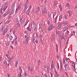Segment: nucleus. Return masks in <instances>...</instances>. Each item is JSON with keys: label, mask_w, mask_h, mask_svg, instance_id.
<instances>
[{"label": "nucleus", "mask_w": 77, "mask_h": 77, "mask_svg": "<svg viewBox=\"0 0 77 77\" xmlns=\"http://www.w3.org/2000/svg\"><path fill=\"white\" fill-rule=\"evenodd\" d=\"M50 14H50V12L48 11V18H50V15H51Z\"/></svg>", "instance_id": "a211bd4d"}, {"label": "nucleus", "mask_w": 77, "mask_h": 77, "mask_svg": "<svg viewBox=\"0 0 77 77\" xmlns=\"http://www.w3.org/2000/svg\"><path fill=\"white\" fill-rule=\"evenodd\" d=\"M55 77H59V75L58 74V73H57V72H56V73H55Z\"/></svg>", "instance_id": "4be33fe9"}, {"label": "nucleus", "mask_w": 77, "mask_h": 77, "mask_svg": "<svg viewBox=\"0 0 77 77\" xmlns=\"http://www.w3.org/2000/svg\"><path fill=\"white\" fill-rule=\"evenodd\" d=\"M54 35H52V37L51 38V39L52 40V41H54Z\"/></svg>", "instance_id": "423d86ee"}, {"label": "nucleus", "mask_w": 77, "mask_h": 77, "mask_svg": "<svg viewBox=\"0 0 77 77\" xmlns=\"http://www.w3.org/2000/svg\"><path fill=\"white\" fill-rule=\"evenodd\" d=\"M25 7H24V12H25L27 10V3L26 2L25 5Z\"/></svg>", "instance_id": "7ed1b4c3"}, {"label": "nucleus", "mask_w": 77, "mask_h": 77, "mask_svg": "<svg viewBox=\"0 0 77 77\" xmlns=\"http://www.w3.org/2000/svg\"><path fill=\"white\" fill-rule=\"evenodd\" d=\"M15 40H17V35H15Z\"/></svg>", "instance_id": "8fccbe9b"}, {"label": "nucleus", "mask_w": 77, "mask_h": 77, "mask_svg": "<svg viewBox=\"0 0 77 77\" xmlns=\"http://www.w3.org/2000/svg\"><path fill=\"white\" fill-rule=\"evenodd\" d=\"M53 15V18H54V17L56 16V13L55 12H54L52 13Z\"/></svg>", "instance_id": "0eeeda50"}, {"label": "nucleus", "mask_w": 77, "mask_h": 77, "mask_svg": "<svg viewBox=\"0 0 77 77\" xmlns=\"http://www.w3.org/2000/svg\"><path fill=\"white\" fill-rule=\"evenodd\" d=\"M35 77H40V76L39 75H37L35 76Z\"/></svg>", "instance_id": "774afa93"}, {"label": "nucleus", "mask_w": 77, "mask_h": 77, "mask_svg": "<svg viewBox=\"0 0 77 77\" xmlns=\"http://www.w3.org/2000/svg\"><path fill=\"white\" fill-rule=\"evenodd\" d=\"M29 38H27L26 39L25 41V43L26 44V45H27V43H28V42H29Z\"/></svg>", "instance_id": "6e6552de"}, {"label": "nucleus", "mask_w": 77, "mask_h": 77, "mask_svg": "<svg viewBox=\"0 0 77 77\" xmlns=\"http://www.w3.org/2000/svg\"><path fill=\"white\" fill-rule=\"evenodd\" d=\"M61 41L60 40L59 41V44H60V48H61V45H62V43H61Z\"/></svg>", "instance_id": "b1692460"}, {"label": "nucleus", "mask_w": 77, "mask_h": 77, "mask_svg": "<svg viewBox=\"0 0 77 77\" xmlns=\"http://www.w3.org/2000/svg\"><path fill=\"white\" fill-rule=\"evenodd\" d=\"M71 33L72 34V35H74V33H75V32H71Z\"/></svg>", "instance_id": "79ce46f5"}, {"label": "nucleus", "mask_w": 77, "mask_h": 77, "mask_svg": "<svg viewBox=\"0 0 77 77\" xmlns=\"http://www.w3.org/2000/svg\"><path fill=\"white\" fill-rule=\"evenodd\" d=\"M56 20H57V18H55V20H54V21H55V23H56Z\"/></svg>", "instance_id": "c03bdc74"}, {"label": "nucleus", "mask_w": 77, "mask_h": 77, "mask_svg": "<svg viewBox=\"0 0 77 77\" xmlns=\"http://www.w3.org/2000/svg\"><path fill=\"white\" fill-rule=\"evenodd\" d=\"M47 71L48 73H49V71H50V70H49V69H47Z\"/></svg>", "instance_id": "bf43d9fd"}, {"label": "nucleus", "mask_w": 77, "mask_h": 77, "mask_svg": "<svg viewBox=\"0 0 77 77\" xmlns=\"http://www.w3.org/2000/svg\"><path fill=\"white\" fill-rule=\"evenodd\" d=\"M32 41L33 43H35V38H34V35L33 37H32Z\"/></svg>", "instance_id": "a878e982"}, {"label": "nucleus", "mask_w": 77, "mask_h": 77, "mask_svg": "<svg viewBox=\"0 0 77 77\" xmlns=\"http://www.w3.org/2000/svg\"><path fill=\"white\" fill-rule=\"evenodd\" d=\"M64 67H65V69L66 70V67H67V66L66 65V64H65V65H64Z\"/></svg>", "instance_id": "58836bf2"}, {"label": "nucleus", "mask_w": 77, "mask_h": 77, "mask_svg": "<svg viewBox=\"0 0 77 77\" xmlns=\"http://www.w3.org/2000/svg\"><path fill=\"white\" fill-rule=\"evenodd\" d=\"M67 12L69 14V17L71 16V13L70 12L68 11Z\"/></svg>", "instance_id": "c85d7f7f"}, {"label": "nucleus", "mask_w": 77, "mask_h": 77, "mask_svg": "<svg viewBox=\"0 0 77 77\" xmlns=\"http://www.w3.org/2000/svg\"><path fill=\"white\" fill-rule=\"evenodd\" d=\"M30 24H29V26L28 27H27V28H26V29H29V27H30Z\"/></svg>", "instance_id": "864d4df0"}, {"label": "nucleus", "mask_w": 77, "mask_h": 77, "mask_svg": "<svg viewBox=\"0 0 77 77\" xmlns=\"http://www.w3.org/2000/svg\"><path fill=\"white\" fill-rule=\"evenodd\" d=\"M6 44L7 45H9V42H7L6 43Z\"/></svg>", "instance_id": "4c0bfd02"}, {"label": "nucleus", "mask_w": 77, "mask_h": 77, "mask_svg": "<svg viewBox=\"0 0 77 77\" xmlns=\"http://www.w3.org/2000/svg\"><path fill=\"white\" fill-rule=\"evenodd\" d=\"M62 62H60V69L62 70Z\"/></svg>", "instance_id": "ddd939ff"}, {"label": "nucleus", "mask_w": 77, "mask_h": 77, "mask_svg": "<svg viewBox=\"0 0 77 77\" xmlns=\"http://www.w3.org/2000/svg\"><path fill=\"white\" fill-rule=\"evenodd\" d=\"M13 34L14 35V36H15V31H14L13 32Z\"/></svg>", "instance_id": "13d9d810"}, {"label": "nucleus", "mask_w": 77, "mask_h": 77, "mask_svg": "<svg viewBox=\"0 0 77 77\" xmlns=\"http://www.w3.org/2000/svg\"><path fill=\"white\" fill-rule=\"evenodd\" d=\"M17 27H20V23H17Z\"/></svg>", "instance_id": "412c9836"}, {"label": "nucleus", "mask_w": 77, "mask_h": 77, "mask_svg": "<svg viewBox=\"0 0 77 77\" xmlns=\"http://www.w3.org/2000/svg\"><path fill=\"white\" fill-rule=\"evenodd\" d=\"M48 24H50V21L49 20H48Z\"/></svg>", "instance_id": "052dcab7"}, {"label": "nucleus", "mask_w": 77, "mask_h": 77, "mask_svg": "<svg viewBox=\"0 0 77 77\" xmlns=\"http://www.w3.org/2000/svg\"><path fill=\"white\" fill-rule=\"evenodd\" d=\"M29 13H30V11H26V14L28 15H29Z\"/></svg>", "instance_id": "f3484780"}, {"label": "nucleus", "mask_w": 77, "mask_h": 77, "mask_svg": "<svg viewBox=\"0 0 77 77\" xmlns=\"http://www.w3.org/2000/svg\"><path fill=\"white\" fill-rule=\"evenodd\" d=\"M2 9L3 8H2L0 9V12L1 15H2L3 14V12L2 11Z\"/></svg>", "instance_id": "1a4fd4ad"}, {"label": "nucleus", "mask_w": 77, "mask_h": 77, "mask_svg": "<svg viewBox=\"0 0 77 77\" xmlns=\"http://www.w3.org/2000/svg\"><path fill=\"white\" fill-rule=\"evenodd\" d=\"M56 33L57 35H59V31H58L57 30L56 31Z\"/></svg>", "instance_id": "72a5a7b5"}, {"label": "nucleus", "mask_w": 77, "mask_h": 77, "mask_svg": "<svg viewBox=\"0 0 77 77\" xmlns=\"http://www.w3.org/2000/svg\"><path fill=\"white\" fill-rule=\"evenodd\" d=\"M8 7V6H6L5 7H4L3 9H4V11H5V10H6V8H7Z\"/></svg>", "instance_id": "bb28decb"}, {"label": "nucleus", "mask_w": 77, "mask_h": 77, "mask_svg": "<svg viewBox=\"0 0 77 77\" xmlns=\"http://www.w3.org/2000/svg\"><path fill=\"white\" fill-rule=\"evenodd\" d=\"M65 63V59H63V63Z\"/></svg>", "instance_id": "603ef678"}, {"label": "nucleus", "mask_w": 77, "mask_h": 77, "mask_svg": "<svg viewBox=\"0 0 77 77\" xmlns=\"http://www.w3.org/2000/svg\"><path fill=\"white\" fill-rule=\"evenodd\" d=\"M18 61H17L15 65L16 67H17V64H18Z\"/></svg>", "instance_id": "393cba45"}, {"label": "nucleus", "mask_w": 77, "mask_h": 77, "mask_svg": "<svg viewBox=\"0 0 77 77\" xmlns=\"http://www.w3.org/2000/svg\"><path fill=\"white\" fill-rule=\"evenodd\" d=\"M65 73L66 74V76L68 77V74H67V73L66 72H65Z\"/></svg>", "instance_id": "69168bd1"}, {"label": "nucleus", "mask_w": 77, "mask_h": 77, "mask_svg": "<svg viewBox=\"0 0 77 77\" xmlns=\"http://www.w3.org/2000/svg\"><path fill=\"white\" fill-rule=\"evenodd\" d=\"M53 3L54 4V6H56V5H57V3L56 2L55 0L53 1Z\"/></svg>", "instance_id": "5701e85b"}, {"label": "nucleus", "mask_w": 77, "mask_h": 77, "mask_svg": "<svg viewBox=\"0 0 77 77\" xmlns=\"http://www.w3.org/2000/svg\"><path fill=\"white\" fill-rule=\"evenodd\" d=\"M8 2L4 3V6H6V5H8Z\"/></svg>", "instance_id": "cd10ccee"}, {"label": "nucleus", "mask_w": 77, "mask_h": 77, "mask_svg": "<svg viewBox=\"0 0 77 77\" xmlns=\"http://www.w3.org/2000/svg\"><path fill=\"white\" fill-rule=\"evenodd\" d=\"M64 18L66 20H67L68 19V17H67L65 15H64Z\"/></svg>", "instance_id": "37998d69"}, {"label": "nucleus", "mask_w": 77, "mask_h": 77, "mask_svg": "<svg viewBox=\"0 0 77 77\" xmlns=\"http://www.w3.org/2000/svg\"><path fill=\"white\" fill-rule=\"evenodd\" d=\"M10 22V21H9V20H8V21H7L6 22V24H8V23H9Z\"/></svg>", "instance_id": "e433bc0d"}, {"label": "nucleus", "mask_w": 77, "mask_h": 77, "mask_svg": "<svg viewBox=\"0 0 77 77\" xmlns=\"http://www.w3.org/2000/svg\"><path fill=\"white\" fill-rule=\"evenodd\" d=\"M18 77H21V73L20 72L18 74Z\"/></svg>", "instance_id": "aec40b11"}, {"label": "nucleus", "mask_w": 77, "mask_h": 77, "mask_svg": "<svg viewBox=\"0 0 77 77\" xmlns=\"http://www.w3.org/2000/svg\"><path fill=\"white\" fill-rule=\"evenodd\" d=\"M69 33V32L68 31V30L67 31V35H68Z\"/></svg>", "instance_id": "6e6d98bb"}, {"label": "nucleus", "mask_w": 77, "mask_h": 77, "mask_svg": "<svg viewBox=\"0 0 77 77\" xmlns=\"http://www.w3.org/2000/svg\"><path fill=\"white\" fill-rule=\"evenodd\" d=\"M51 77H53V74L51 72Z\"/></svg>", "instance_id": "e2e57ef3"}, {"label": "nucleus", "mask_w": 77, "mask_h": 77, "mask_svg": "<svg viewBox=\"0 0 77 77\" xmlns=\"http://www.w3.org/2000/svg\"><path fill=\"white\" fill-rule=\"evenodd\" d=\"M53 65L51 64V69H53Z\"/></svg>", "instance_id": "5fc2aeb1"}, {"label": "nucleus", "mask_w": 77, "mask_h": 77, "mask_svg": "<svg viewBox=\"0 0 77 77\" xmlns=\"http://www.w3.org/2000/svg\"><path fill=\"white\" fill-rule=\"evenodd\" d=\"M39 7H38V8H37V9H38V12H39Z\"/></svg>", "instance_id": "09e8293b"}, {"label": "nucleus", "mask_w": 77, "mask_h": 77, "mask_svg": "<svg viewBox=\"0 0 77 77\" xmlns=\"http://www.w3.org/2000/svg\"><path fill=\"white\" fill-rule=\"evenodd\" d=\"M15 45H17V40H15Z\"/></svg>", "instance_id": "de8ad7c7"}, {"label": "nucleus", "mask_w": 77, "mask_h": 77, "mask_svg": "<svg viewBox=\"0 0 77 77\" xmlns=\"http://www.w3.org/2000/svg\"><path fill=\"white\" fill-rule=\"evenodd\" d=\"M36 30H37V29L35 28V29H34V32H36Z\"/></svg>", "instance_id": "3c124183"}, {"label": "nucleus", "mask_w": 77, "mask_h": 77, "mask_svg": "<svg viewBox=\"0 0 77 77\" xmlns=\"http://www.w3.org/2000/svg\"><path fill=\"white\" fill-rule=\"evenodd\" d=\"M19 70L22 72V69H21V67L20 66L19 67Z\"/></svg>", "instance_id": "c9c22d12"}, {"label": "nucleus", "mask_w": 77, "mask_h": 77, "mask_svg": "<svg viewBox=\"0 0 77 77\" xmlns=\"http://www.w3.org/2000/svg\"><path fill=\"white\" fill-rule=\"evenodd\" d=\"M69 4H68V3H67L66 4V6H67V7H68V6H69Z\"/></svg>", "instance_id": "49530a36"}, {"label": "nucleus", "mask_w": 77, "mask_h": 77, "mask_svg": "<svg viewBox=\"0 0 77 77\" xmlns=\"http://www.w3.org/2000/svg\"><path fill=\"white\" fill-rule=\"evenodd\" d=\"M31 26L32 29H35V24H34V22H33L32 23Z\"/></svg>", "instance_id": "39448f33"}, {"label": "nucleus", "mask_w": 77, "mask_h": 77, "mask_svg": "<svg viewBox=\"0 0 77 77\" xmlns=\"http://www.w3.org/2000/svg\"><path fill=\"white\" fill-rule=\"evenodd\" d=\"M33 68H31L30 69V71L31 72H32V71H33Z\"/></svg>", "instance_id": "ea45409f"}, {"label": "nucleus", "mask_w": 77, "mask_h": 77, "mask_svg": "<svg viewBox=\"0 0 77 77\" xmlns=\"http://www.w3.org/2000/svg\"><path fill=\"white\" fill-rule=\"evenodd\" d=\"M20 9H21V6H19L17 7V8L16 9V12H17V11H18L20 10Z\"/></svg>", "instance_id": "9d476101"}, {"label": "nucleus", "mask_w": 77, "mask_h": 77, "mask_svg": "<svg viewBox=\"0 0 77 77\" xmlns=\"http://www.w3.org/2000/svg\"><path fill=\"white\" fill-rule=\"evenodd\" d=\"M16 21L18 22V18H16Z\"/></svg>", "instance_id": "a18cd8bd"}, {"label": "nucleus", "mask_w": 77, "mask_h": 77, "mask_svg": "<svg viewBox=\"0 0 77 77\" xmlns=\"http://www.w3.org/2000/svg\"><path fill=\"white\" fill-rule=\"evenodd\" d=\"M20 22L21 23L23 24V23H24V22H25V20L23 19L22 20H21V21H20Z\"/></svg>", "instance_id": "4468645a"}, {"label": "nucleus", "mask_w": 77, "mask_h": 77, "mask_svg": "<svg viewBox=\"0 0 77 77\" xmlns=\"http://www.w3.org/2000/svg\"><path fill=\"white\" fill-rule=\"evenodd\" d=\"M7 15H8V14L6 13H5L4 14H3V15L4 17H5V16Z\"/></svg>", "instance_id": "f704fd0d"}, {"label": "nucleus", "mask_w": 77, "mask_h": 77, "mask_svg": "<svg viewBox=\"0 0 77 77\" xmlns=\"http://www.w3.org/2000/svg\"><path fill=\"white\" fill-rule=\"evenodd\" d=\"M39 38L40 39H42V36L40 35L39 36Z\"/></svg>", "instance_id": "338daca9"}, {"label": "nucleus", "mask_w": 77, "mask_h": 77, "mask_svg": "<svg viewBox=\"0 0 77 77\" xmlns=\"http://www.w3.org/2000/svg\"><path fill=\"white\" fill-rule=\"evenodd\" d=\"M27 30H28V31H29V32H31V29L30 28L27 29Z\"/></svg>", "instance_id": "a19ab883"}, {"label": "nucleus", "mask_w": 77, "mask_h": 77, "mask_svg": "<svg viewBox=\"0 0 77 77\" xmlns=\"http://www.w3.org/2000/svg\"><path fill=\"white\" fill-rule=\"evenodd\" d=\"M47 12V8H45L44 9H43V10L42 11V14L43 15L45 14H46Z\"/></svg>", "instance_id": "f03ea898"}, {"label": "nucleus", "mask_w": 77, "mask_h": 77, "mask_svg": "<svg viewBox=\"0 0 77 77\" xmlns=\"http://www.w3.org/2000/svg\"><path fill=\"white\" fill-rule=\"evenodd\" d=\"M36 35L35 36V37L36 38H38V35H37V34H36Z\"/></svg>", "instance_id": "680f3d73"}, {"label": "nucleus", "mask_w": 77, "mask_h": 77, "mask_svg": "<svg viewBox=\"0 0 77 77\" xmlns=\"http://www.w3.org/2000/svg\"><path fill=\"white\" fill-rule=\"evenodd\" d=\"M44 75L45 77H47V74H46V73Z\"/></svg>", "instance_id": "0e129e2a"}, {"label": "nucleus", "mask_w": 77, "mask_h": 77, "mask_svg": "<svg viewBox=\"0 0 77 77\" xmlns=\"http://www.w3.org/2000/svg\"><path fill=\"white\" fill-rule=\"evenodd\" d=\"M9 13H10V11H9V10H8L6 12V13L7 14H9Z\"/></svg>", "instance_id": "473e14b6"}, {"label": "nucleus", "mask_w": 77, "mask_h": 77, "mask_svg": "<svg viewBox=\"0 0 77 77\" xmlns=\"http://www.w3.org/2000/svg\"><path fill=\"white\" fill-rule=\"evenodd\" d=\"M53 28V26L52 25H51L50 26V27L48 28V30L49 31L51 30Z\"/></svg>", "instance_id": "20e7f679"}, {"label": "nucleus", "mask_w": 77, "mask_h": 77, "mask_svg": "<svg viewBox=\"0 0 77 77\" xmlns=\"http://www.w3.org/2000/svg\"><path fill=\"white\" fill-rule=\"evenodd\" d=\"M4 29V26H2V28H1V32L2 33L3 31V30Z\"/></svg>", "instance_id": "dca6fc26"}, {"label": "nucleus", "mask_w": 77, "mask_h": 77, "mask_svg": "<svg viewBox=\"0 0 77 77\" xmlns=\"http://www.w3.org/2000/svg\"><path fill=\"white\" fill-rule=\"evenodd\" d=\"M68 23V21H66L65 22H64L63 23V24H64V25H66Z\"/></svg>", "instance_id": "9b49d317"}, {"label": "nucleus", "mask_w": 77, "mask_h": 77, "mask_svg": "<svg viewBox=\"0 0 77 77\" xmlns=\"http://www.w3.org/2000/svg\"><path fill=\"white\" fill-rule=\"evenodd\" d=\"M12 38H13V37H12V36H10V37H9L10 39L11 40H12Z\"/></svg>", "instance_id": "c756f323"}, {"label": "nucleus", "mask_w": 77, "mask_h": 77, "mask_svg": "<svg viewBox=\"0 0 77 77\" xmlns=\"http://www.w3.org/2000/svg\"><path fill=\"white\" fill-rule=\"evenodd\" d=\"M66 30V27H65L64 28L63 30V32H64Z\"/></svg>", "instance_id": "7c9ffc66"}, {"label": "nucleus", "mask_w": 77, "mask_h": 77, "mask_svg": "<svg viewBox=\"0 0 77 77\" xmlns=\"http://www.w3.org/2000/svg\"><path fill=\"white\" fill-rule=\"evenodd\" d=\"M15 1H14L12 4V5L11 6V9H12V11H11L10 12V15H12V14H14V10L15 9L14 7H15Z\"/></svg>", "instance_id": "f257e3e1"}, {"label": "nucleus", "mask_w": 77, "mask_h": 77, "mask_svg": "<svg viewBox=\"0 0 77 77\" xmlns=\"http://www.w3.org/2000/svg\"><path fill=\"white\" fill-rule=\"evenodd\" d=\"M7 32H6V30H4L3 31V32L2 33V35L4 36L5 35V34Z\"/></svg>", "instance_id": "2eb2a0df"}, {"label": "nucleus", "mask_w": 77, "mask_h": 77, "mask_svg": "<svg viewBox=\"0 0 77 77\" xmlns=\"http://www.w3.org/2000/svg\"><path fill=\"white\" fill-rule=\"evenodd\" d=\"M65 60H66V62H68V60H69L68 59H66Z\"/></svg>", "instance_id": "4d7b16f0"}, {"label": "nucleus", "mask_w": 77, "mask_h": 77, "mask_svg": "<svg viewBox=\"0 0 77 77\" xmlns=\"http://www.w3.org/2000/svg\"><path fill=\"white\" fill-rule=\"evenodd\" d=\"M61 27H62V25H60L58 26L57 28L58 29H61Z\"/></svg>", "instance_id": "6ab92c4d"}, {"label": "nucleus", "mask_w": 77, "mask_h": 77, "mask_svg": "<svg viewBox=\"0 0 77 77\" xmlns=\"http://www.w3.org/2000/svg\"><path fill=\"white\" fill-rule=\"evenodd\" d=\"M62 18V15H60V16L59 19L61 20Z\"/></svg>", "instance_id": "2f4dec72"}, {"label": "nucleus", "mask_w": 77, "mask_h": 77, "mask_svg": "<svg viewBox=\"0 0 77 77\" xmlns=\"http://www.w3.org/2000/svg\"><path fill=\"white\" fill-rule=\"evenodd\" d=\"M59 8L60 9V11L62 12V6L60 5H59Z\"/></svg>", "instance_id": "f8f14e48"}]
</instances>
